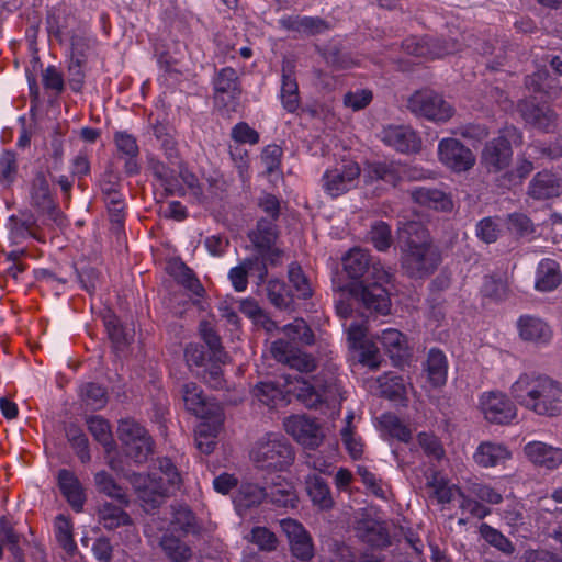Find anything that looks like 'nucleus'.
Instances as JSON below:
<instances>
[{
	"mask_svg": "<svg viewBox=\"0 0 562 562\" xmlns=\"http://www.w3.org/2000/svg\"><path fill=\"white\" fill-rule=\"evenodd\" d=\"M398 240L401 265L407 276L423 279L434 273L440 263V254L420 222L402 223L398 227Z\"/></svg>",
	"mask_w": 562,
	"mask_h": 562,
	"instance_id": "obj_1",
	"label": "nucleus"
},
{
	"mask_svg": "<svg viewBox=\"0 0 562 562\" xmlns=\"http://www.w3.org/2000/svg\"><path fill=\"white\" fill-rule=\"evenodd\" d=\"M510 390L521 406L537 415L553 417L562 414V384L546 374L522 373Z\"/></svg>",
	"mask_w": 562,
	"mask_h": 562,
	"instance_id": "obj_2",
	"label": "nucleus"
},
{
	"mask_svg": "<svg viewBox=\"0 0 562 562\" xmlns=\"http://www.w3.org/2000/svg\"><path fill=\"white\" fill-rule=\"evenodd\" d=\"M286 395L293 394L308 408L322 403L335 406L344 400L339 379L330 371H322L312 381L299 375H282Z\"/></svg>",
	"mask_w": 562,
	"mask_h": 562,
	"instance_id": "obj_3",
	"label": "nucleus"
},
{
	"mask_svg": "<svg viewBox=\"0 0 562 562\" xmlns=\"http://www.w3.org/2000/svg\"><path fill=\"white\" fill-rule=\"evenodd\" d=\"M181 482V475L169 458L159 459L157 469L150 474H133L131 476V483L138 497L153 508L178 490Z\"/></svg>",
	"mask_w": 562,
	"mask_h": 562,
	"instance_id": "obj_4",
	"label": "nucleus"
},
{
	"mask_svg": "<svg viewBox=\"0 0 562 562\" xmlns=\"http://www.w3.org/2000/svg\"><path fill=\"white\" fill-rule=\"evenodd\" d=\"M250 459L259 469L283 471L293 463L294 450L283 435L269 432L256 441Z\"/></svg>",
	"mask_w": 562,
	"mask_h": 562,
	"instance_id": "obj_5",
	"label": "nucleus"
},
{
	"mask_svg": "<svg viewBox=\"0 0 562 562\" xmlns=\"http://www.w3.org/2000/svg\"><path fill=\"white\" fill-rule=\"evenodd\" d=\"M407 109L414 115L436 123H445L454 114L453 106L430 89L415 91L407 100Z\"/></svg>",
	"mask_w": 562,
	"mask_h": 562,
	"instance_id": "obj_6",
	"label": "nucleus"
},
{
	"mask_svg": "<svg viewBox=\"0 0 562 562\" xmlns=\"http://www.w3.org/2000/svg\"><path fill=\"white\" fill-rule=\"evenodd\" d=\"M117 436L125 454L137 463H144L154 452V441L148 431L133 419H123Z\"/></svg>",
	"mask_w": 562,
	"mask_h": 562,
	"instance_id": "obj_7",
	"label": "nucleus"
},
{
	"mask_svg": "<svg viewBox=\"0 0 562 562\" xmlns=\"http://www.w3.org/2000/svg\"><path fill=\"white\" fill-rule=\"evenodd\" d=\"M521 139L514 126L506 127L502 134L487 142L481 154V164L488 172H499L506 169L513 157L510 142Z\"/></svg>",
	"mask_w": 562,
	"mask_h": 562,
	"instance_id": "obj_8",
	"label": "nucleus"
},
{
	"mask_svg": "<svg viewBox=\"0 0 562 562\" xmlns=\"http://www.w3.org/2000/svg\"><path fill=\"white\" fill-rule=\"evenodd\" d=\"M344 269L351 279L364 280L361 283L371 280L390 281L389 272L371 259L370 254L361 248H352L342 259Z\"/></svg>",
	"mask_w": 562,
	"mask_h": 562,
	"instance_id": "obj_9",
	"label": "nucleus"
},
{
	"mask_svg": "<svg viewBox=\"0 0 562 562\" xmlns=\"http://www.w3.org/2000/svg\"><path fill=\"white\" fill-rule=\"evenodd\" d=\"M389 281L371 280L352 289L356 300L361 303L368 315H386L391 310V300L383 286Z\"/></svg>",
	"mask_w": 562,
	"mask_h": 562,
	"instance_id": "obj_10",
	"label": "nucleus"
},
{
	"mask_svg": "<svg viewBox=\"0 0 562 562\" xmlns=\"http://www.w3.org/2000/svg\"><path fill=\"white\" fill-rule=\"evenodd\" d=\"M360 167L355 161L344 162L325 171L322 177L323 189L331 198H337L356 187Z\"/></svg>",
	"mask_w": 562,
	"mask_h": 562,
	"instance_id": "obj_11",
	"label": "nucleus"
},
{
	"mask_svg": "<svg viewBox=\"0 0 562 562\" xmlns=\"http://www.w3.org/2000/svg\"><path fill=\"white\" fill-rule=\"evenodd\" d=\"M213 87L216 105L234 111L241 94L237 71L232 67L222 68L213 78Z\"/></svg>",
	"mask_w": 562,
	"mask_h": 562,
	"instance_id": "obj_12",
	"label": "nucleus"
},
{
	"mask_svg": "<svg viewBox=\"0 0 562 562\" xmlns=\"http://www.w3.org/2000/svg\"><path fill=\"white\" fill-rule=\"evenodd\" d=\"M484 418L493 424L507 425L517 417V408L508 396L499 391L485 392L480 397Z\"/></svg>",
	"mask_w": 562,
	"mask_h": 562,
	"instance_id": "obj_13",
	"label": "nucleus"
},
{
	"mask_svg": "<svg viewBox=\"0 0 562 562\" xmlns=\"http://www.w3.org/2000/svg\"><path fill=\"white\" fill-rule=\"evenodd\" d=\"M439 160L457 172L468 171L475 164V155L456 138H443L438 144Z\"/></svg>",
	"mask_w": 562,
	"mask_h": 562,
	"instance_id": "obj_14",
	"label": "nucleus"
},
{
	"mask_svg": "<svg viewBox=\"0 0 562 562\" xmlns=\"http://www.w3.org/2000/svg\"><path fill=\"white\" fill-rule=\"evenodd\" d=\"M402 46L408 55L428 58H440L459 49L456 42L428 36L423 38L411 36L403 42Z\"/></svg>",
	"mask_w": 562,
	"mask_h": 562,
	"instance_id": "obj_15",
	"label": "nucleus"
},
{
	"mask_svg": "<svg viewBox=\"0 0 562 562\" xmlns=\"http://www.w3.org/2000/svg\"><path fill=\"white\" fill-rule=\"evenodd\" d=\"M285 431L300 445L315 449L322 442V434L318 425L304 415H292L285 418Z\"/></svg>",
	"mask_w": 562,
	"mask_h": 562,
	"instance_id": "obj_16",
	"label": "nucleus"
},
{
	"mask_svg": "<svg viewBox=\"0 0 562 562\" xmlns=\"http://www.w3.org/2000/svg\"><path fill=\"white\" fill-rule=\"evenodd\" d=\"M270 351L278 362L288 364L299 372L307 373L314 371L316 368L315 359L311 355L300 351L284 339L273 341Z\"/></svg>",
	"mask_w": 562,
	"mask_h": 562,
	"instance_id": "obj_17",
	"label": "nucleus"
},
{
	"mask_svg": "<svg viewBox=\"0 0 562 562\" xmlns=\"http://www.w3.org/2000/svg\"><path fill=\"white\" fill-rule=\"evenodd\" d=\"M280 525L288 537L292 554L301 561H310L314 557V547L305 528L291 518L282 519Z\"/></svg>",
	"mask_w": 562,
	"mask_h": 562,
	"instance_id": "obj_18",
	"label": "nucleus"
},
{
	"mask_svg": "<svg viewBox=\"0 0 562 562\" xmlns=\"http://www.w3.org/2000/svg\"><path fill=\"white\" fill-rule=\"evenodd\" d=\"M381 140L404 154L418 151L422 144L416 132L406 125H389L384 127L381 132Z\"/></svg>",
	"mask_w": 562,
	"mask_h": 562,
	"instance_id": "obj_19",
	"label": "nucleus"
},
{
	"mask_svg": "<svg viewBox=\"0 0 562 562\" xmlns=\"http://www.w3.org/2000/svg\"><path fill=\"white\" fill-rule=\"evenodd\" d=\"M517 330L524 341L547 345L552 338V329L542 318L533 315H521L517 319Z\"/></svg>",
	"mask_w": 562,
	"mask_h": 562,
	"instance_id": "obj_20",
	"label": "nucleus"
},
{
	"mask_svg": "<svg viewBox=\"0 0 562 562\" xmlns=\"http://www.w3.org/2000/svg\"><path fill=\"white\" fill-rule=\"evenodd\" d=\"M182 400L186 409L199 418H207L210 414L216 413L220 407L216 403L207 400L202 389L193 382L183 384Z\"/></svg>",
	"mask_w": 562,
	"mask_h": 562,
	"instance_id": "obj_21",
	"label": "nucleus"
},
{
	"mask_svg": "<svg viewBox=\"0 0 562 562\" xmlns=\"http://www.w3.org/2000/svg\"><path fill=\"white\" fill-rule=\"evenodd\" d=\"M257 272L258 284H261L267 274V266L257 257L246 258L238 266L232 268L228 278L237 292H244L248 285V274Z\"/></svg>",
	"mask_w": 562,
	"mask_h": 562,
	"instance_id": "obj_22",
	"label": "nucleus"
},
{
	"mask_svg": "<svg viewBox=\"0 0 562 562\" xmlns=\"http://www.w3.org/2000/svg\"><path fill=\"white\" fill-rule=\"evenodd\" d=\"M524 451L533 464L546 468L547 470H555L562 464V449L546 442H528Z\"/></svg>",
	"mask_w": 562,
	"mask_h": 562,
	"instance_id": "obj_23",
	"label": "nucleus"
},
{
	"mask_svg": "<svg viewBox=\"0 0 562 562\" xmlns=\"http://www.w3.org/2000/svg\"><path fill=\"white\" fill-rule=\"evenodd\" d=\"M518 111L528 124L541 131L552 132L557 126L558 115L549 106H539L528 101H521L518 103Z\"/></svg>",
	"mask_w": 562,
	"mask_h": 562,
	"instance_id": "obj_24",
	"label": "nucleus"
},
{
	"mask_svg": "<svg viewBox=\"0 0 562 562\" xmlns=\"http://www.w3.org/2000/svg\"><path fill=\"white\" fill-rule=\"evenodd\" d=\"M279 24L300 36H314L329 29V24L318 16L290 15L280 19Z\"/></svg>",
	"mask_w": 562,
	"mask_h": 562,
	"instance_id": "obj_25",
	"label": "nucleus"
},
{
	"mask_svg": "<svg viewBox=\"0 0 562 562\" xmlns=\"http://www.w3.org/2000/svg\"><path fill=\"white\" fill-rule=\"evenodd\" d=\"M252 397L260 404L270 408L285 403L286 387L284 380L280 378L279 381H260L251 391Z\"/></svg>",
	"mask_w": 562,
	"mask_h": 562,
	"instance_id": "obj_26",
	"label": "nucleus"
},
{
	"mask_svg": "<svg viewBox=\"0 0 562 562\" xmlns=\"http://www.w3.org/2000/svg\"><path fill=\"white\" fill-rule=\"evenodd\" d=\"M294 64L291 60H284L282 64V85L281 102L283 108L294 113L300 108L299 86L293 76Z\"/></svg>",
	"mask_w": 562,
	"mask_h": 562,
	"instance_id": "obj_27",
	"label": "nucleus"
},
{
	"mask_svg": "<svg viewBox=\"0 0 562 562\" xmlns=\"http://www.w3.org/2000/svg\"><path fill=\"white\" fill-rule=\"evenodd\" d=\"M510 457L512 453L505 445L492 441L480 443L473 454L474 461L483 468L496 467Z\"/></svg>",
	"mask_w": 562,
	"mask_h": 562,
	"instance_id": "obj_28",
	"label": "nucleus"
},
{
	"mask_svg": "<svg viewBox=\"0 0 562 562\" xmlns=\"http://www.w3.org/2000/svg\"><path fill=\"white\" fill-rule=\"evenodd\" d=\"M562 281L560 265L553 259H542L536 271L535 288L540 292H550Z\"/></svg>",
	"mask_w": 562,
	"mask_h": 562,
	"instance_id": "obj_29",
	"label": "nucleus"
},
{
	"mask_svg": "<svg viewBox=\"0 0 562 562\" xmlns=\"http://www.w3.org/2000/svg\"><path fill=\"white\" fill-rule=\"evenodd\" d=\"M266 498L280 507H294L297 501L293 484L280 475L266 487Z\"/></svg>",
	"mask_w": 562,
	"mask_h": 562,
	"instance_id": "obj_30",
	"label": "nucleus"
},
{
	"mask_svg": "<svg viewBox=\"0 0 562 562\" xmlns=\"http://www.w3.org/2000/svg\"><path fill=\"white\" fill-rule=\"evenodd\" d=\"M414 202L439 211L452 209V201L440 190L427 187H414L409 191Z\"/></svg>",
	"mask_w": 562,
	"mask_h": 562,
	"instance_id": "obj_31",
	"label": "nucleus"
},
{
	"mask_svg": "<svg viewBox=\"0 0 562 562\" xmlns=\"http://www.w3.org/2000/svg\"><path fill=\"white\" fill-rule=\"evenodd\" d=\"M58 484L63 495L74 509L79 512L85 503V493L77 476L69 470L63 469L58 472Z\"/></svg>",
	"mask_w": 562,
	"mask_h": 562,
	"instance_id": "obj_32",
	"label": "nucleus"
},
{
	"mask_svg": "<svg viewBox=\"0 0 562 562\" xmlns=\"http://www.w3.org/2000/svg\"><path fill=\"white\" fill-rule=\"evenodd\" d=\"M266 496V488L257 484L244 483L235 494L233 502L237 513L244 516L248 509L260 505Z\"/></svg>",
	"mask_w": 562,
	"mask_h": 562,
	"instance_id": "obj_33",
	"label": "nucleus"
},
{
	"mask_svg": "<svg viewBox=\"0 0 562 562\" xmlns=\"http://www.w3.org/2000/svg\"><path fill=\"white\" fill-rule=\"evenodd\" d=\"M149 170L154 177L159 181L167 195H182L183 189L181 188L178 179L176 178L175 170L162 161L156 158H149Z\"/></svg>",
	"mask_w": 562,
	"mask_h": 562,
	"instance_id": "obj_34",
	"label": "nucleus"
},
{
	"mask_svg": "<svg viewBox=\"0 0 562 562\" xmlns=\"http://www.w3.org/2000/svg\"><path fill=\"white\" fill-rule=\"evenodd\" d=\"M528 192L538 200L550 199L560 194L561 186L554 175L538 172L531 180Z\"/></svg>",
	"mask_w": 562,
	"mask_h": 562,
	"instance_id": "obj_35",
	"label": "nucleus"
},
{
	"mask_svg": "<svg viewBox=\"0 0 562 562\" xmlns=\"http://www.w3.org/2000/svg\"><path fill=\"white\" fill-rule=\"evenodd\" d=\"M376 338L393 360H402L407 356V339L400 330L386 328Z\"/></svg>",
	"mask_w": 562,
	"mask_h": 562,
	"instance_id": "obj_36",
	"label": "nucleus"
},
{
	"mask_svg": "<svg viewBox=\"0 0 562 562\" xmlns=\"http://www.w3.org/2000/svg\"><path fill=\"white\" fill-rule=\"evenodd\" d=\"M428 380L434 386L443 385L447 381L448 361L445 353L437 348L429 350L425 363Z\"/></svg>",
	"mask_w": 562,
	"mask_h": 562,
	"instance_id": "obj_37",
	"label": "nucleus"
},
{
	"mask_svg": "<svg viewBox=\"0 0 562 562\" xmlns=\"http://www.w3.org/2000/svg\"><path fill=\"white\" fill-rule=\"evenodd\" d=\"M168 271L177 280L178 283L192 292L194 295H203L204 288L195 277L194 272L182 261L176 260L170 262L168 266Z\"/></svg>",
	"mask_w": 562,
	"mask_h": 562,
	"instance_id": "obj_38",
	"label": "nucleus"
},
{
	"mask_svg": "<svg viewBox=\"0 0 562 562\" xmlns=\"http://www.w3.org/2000/svg\"><path fill=\"white\" fill-rule=\"evenodd\" d=\"M306 490L312 502L322 509L333 507L334 501L330 488L327 483L318 475H308L306 479Z\"/></svg>",
	"mask_w": 562,
	"mask_h": 562,
	"instance_id": "obj_39",
	"label": "nucleus"
},
{
	"mask_svg": "<svg viewBox=\"0 0 562 562\" xmlns=\"http://www.w3.org/2000/svg\"><path fill=\"white\" fill-rule=\"evenodd\" d=\"M30 196L32 205L38 210L49 211L53 209L49 183L42 172L34 177L31 184Z\"/></svg>",
	"mask_w": 562,
	"mask_h": 562,
	"instance_id": "obj_40",
	"label": "nucleus"
},
{
	"mask_svg": "<svg viewBox=\"0 0 562 562\" xmlns=\"http://www.w3.org/2000/svg\"><path fill=\"white\" fill-rule=\"evenodd\" d=\"M126 505L117 504L114 505L110 502H105L100 506L99 516L106 529H115L120 526H125L131 522L130 516L124 510Z\"/></svg>",
	"mask_w": 562,
	"mask_h": 562,
	"instance_id": "obj_41",
	"label": "nucleus"
},
{
	"mask_svg": "<svg viewBox=\"0 0 562 562\" xmlns=\"http://www.w3.org/2000/svg\"><path fill=\"white\" fill-rule=\"evenodd\" d=\"M94 482L100 493L117 501V503L122 505H128L130 501L124 488L120 486L106 471L95 473Z\"/></svg>",
	"mask_w": 562,
	"mask_h": 562,
	"instance_id": "obj_42",
	"label": "nucleus"
},
{
	"mask_svg": "<svg viewBox=\"0 0 562 562\" xmlns=\"http://www.w3.org/2000/svg\"><path fill=\"white\" fill-rule=\"evenodd\" d=\"M274 220L261 218L257 223V227L249 234V238L259 249H269L277 239V226Z\"/></svg>",
	"mask_w": 562,
	"mask_h": 562,
	"instance_id": "obj_43",
	"label": "nucleus"
},
{
	"mask_svg": "<svg viewBox=\"0 0 562 562\" xmlns=\"http://www.w3.org/2000/svg\"><path fill=\"white\" fill-rule=\"evenodd\" d=\"M368 177L371 180H382L396 186L401 180V165L395 162H373L368 166Z\"/></svg>",
	"mask_w": 562,
	"mask_h": 562,
	"instance_id": "obj_44",
	"label": "nucleus"
},
{
	"mask_svg": "<svg viewBox=\"0 0 562 562\" xmlns=\"http://www.w3.org/2000/svg\"><path fill=\"white\" fill-rule=\"evenodd\" d=\"M55 537L68 555L72 557L77 552V544L72 537V525L64 515L56 517Z\"/></svg>",
	"mask_w": 562,
	"mask_h": 562,
	"instance_id": "obj_45",
	"label": "nucleus"
},
{
	"mask_svg": "<svg viewBox=\"0 0 562 562\" xmlns=\"http://www.w3.org/2000/svg\"><path fill=\"white\" fill-rule=\"evenodd\" d=\"M481 537L492 547L499 550L501 552L510 555L515 551L513 542L505 537L499 530L493 528L486 522H483L479 527Z\"/></svg>",
	"mask_w": 562,
	"mask_h": 562,
	"instance_id": "obj_46",
	"label": "nucleus"
},
{
	"mask_svg": "<svg viewBox=\"0 0 562 562\" xmlns=\"http://www.w3.org/2000/svg\"><path fill=\"white\" fill-rule=\"evenodd\" d=\"M282 331L293 342L304 346H311L315 342L314 333L302 318H296L293 323L285 325Z\"/></svg>",
	"mask_w": 562,
	"mask_h": 562,
	"instance_id": "obj_47",
	"label": "nucleus"
},
{
	"mask_svg": "<svg viewBox=\"0 0 562 562\" xmlns=\"http://www.w3.org/2000/svg\"><path fill=\"white\" fill-rule=\"evenodd\" d=\"M80 396L85 405L92 411L102 409L108 403L105 389L92 382L81 385Z\"/></svg>",
	"mask_w": 562,
	"mask_h": 562,
	"instance_id": "obj_48",
	"label": "nucleus"
},
{
	"mask_svg": "<svg viewBox=\"0 0 562 562\" xmlns=\"http://www.w3.org/2000/svg\"><path fill=\"white\" fill-rule=\"evenodd\" d=\"M482 293L485 297H488L496 303H501L509 297L510 289L506 279L488 276L484 279Z\"/></svg>",
	"mask_w": 562,
	"mask_h": 562,
	"instance_id": "obj_49",
	"label": "nucleus"
},
{
	"mask_svg": "<svg viewBox=\"0 0 562 562\" xmlns=\"http://www.w3.org/2000/svg\"><path fill=\"white\" fill-rule=\"evenodd\" d=\"M160 546L173 562H186L191 557L190 547L172 535H164Z\"/></svg>",
	"mask_w": 562,
	"mask_h": 562,
	"instance_id": "obj_50",
	"label": "nucleus"
},
{
	"mask_svg": "<svg viewBox=\"0 0 562 562\" xmlns=\"http://www.w3.org/2000/svg\"><path fill=\"white\" fill-rule=\"evenodd\" d=\"M66 437L71 447L76 450L78 458L81 462L90 461L91 456L88 449V438L80 427L75 424H69L66 429Z\"/></svg>",
	"mask_w": 562,
	"mask_h": 562,
	"instance_id": "obj_51",
	"label": "nucleus"
},
{
	"mask_svg": "<svg viewBox=\"0 0 562 562\" xmlns=\"http://www.w3.org/2000/svg\"><path fill=\"white\" fill-rule=\"evenodd\" d=\"M380 424L391 437L396 438L400 441L408 442L412 438L411 429L392 413L381 415Z\"/></svg>",
	"mask_w": 562,
	"mask_h": 562,
	"instance_id": "obj_52",
	"label": "nucleus"
},
{
	"mask_svg": "<svg viewBox=\"0 0 562 562\" xmlns=\"http://www.w3.org/2000/svg\"><path fill=\"white\" fill-rule=\"evenodd\" d=\"M288 279L292 288L296 292L299 299H308L312 296V288L308 279L304 274L302 268L296 262H292L288 268Z\"/></svg>",
	"mask_w": 562,
	"mask_h": 562,
	"instance_id": "obj_53",
	"label": "nucleus"
},
{
	"mask_svg": "<svg viewBox=\"0 0 562 562\" xmlns=\"http://www.w3.org/2000/svg\"><path fill=\"white\" fill-rule=\"evenodd\" d=\"M195 516L184 505L172 507L171 527L175 531L189 533L195 530Z\"/></svg>",
	"mask_w": 562,
	"mask_h": 562,
	"instance_id": "obj_54",
	"label": "nucleus"
},
{
	"mask_svg": "<svg viewBox=\"0 0 562 562\" xmlns=\"http://www.w3.org/2000/svg\"><path fill=\"white\" fill-rule=\"evenodd\" d=\"M267 295L271 304L278 308H286L292 303V295L285 283L278 279H272L268 282Z\"/></svg>",
	"mask_w": 562,
	"mask_h": 562,
	"instance_id": "obj_55",
	"label": "nucleus"
},
{
	"mask_svg": "<svg viewBox=\"0 0 562 562\" xmlns=\"http://www.w3.org/2000/svg\"><path fill=\"white\" fill-rule=\"evenodd\" d=\"M86 424L93 438L104 447L111 445L112 434L109 423L101 416L91 415L86 418Z\"/></svg>",
	"mask_w": 562,
	"mask_h": 562,
	"instance_id": "obj_56",
	"label": "nucleus"
},
{
	"mask_svg": "<svg viewBox=\"0 0 562 562\" xmlns=\"http://www.w3.org/2000/svg\"><path fill=\"white\" fill-rule=\"evenodd\" d=\"M34 225H35V218L32 214L25 215L23 217L12 215L9 218V228H10L11 238L15 243H19L20 240L31 236L32 228Z\"/></svg>",
	"mask_w": 562,
	"mask_h": 562,
	"instance_id": "obj_57",
	"label": "nucleus"
},
{
	"mask_svg": "<svg viewBox=\"0 0 562 562\" xmlns=\"http://www.w3.org/2000/svg\"><path fill=\"white\" fill-rule=\"evenodd\" d=\"M369 238L379 251L387 250L392 245L391 227L385 222H375L369 232Z\"/></svg>",
	"mask_w": 562,
	"mask_h": 562,
	"instance_id": "obj_58",
	"label": "nucleus"
},
{
	"mask_svg": "<svg viewBox=\"0 0 562 562\" xmlns=\"http://www.w3.org/2000/svg\"><path fill=\"white\" fill-rule=\"evenodd\" d=\"M200 333L213 357L220 362H225L227 355L223 351L221 338L216 331L210 326L209 323H201Z\"/></svg>",
	"mask_w": 562,
	"mask_h": 562,
	"instance_id": "obj_59",
	"label": "nucleus"
},
{
	"mask_svg": "<svg viewBox=\"0 0 562 562\" xmlns=\"http://www.w3.org/2000/svg\"><path fill=\"white\" fill-rule=\"evenodd\" d=\"M202 419L203 422H201L195 428L194 436L216 438L223 424L222 408L218 407L216 413L210 414L207 418Z\"/></svg>",
	"mask_w": 562,
	"mask_h": 562,
	"instance_id": "obj_60",
	"label": "nucleus"
},
{
	"mask_svg": "<svg viewBox=\"0 0 562 562\" xmlns=\"http://www.w3.org/2000/svg\"><path fill=\"white\" fill-rule=\"evenodd\" d=\"M427 487L429 488L430 496L436 498L438 503L446 504L451 502L452 488L447 485L438 473H435L431 479L428 480Z\"/></svg>",
	"mask_w": 562,
	"mask_h": 562,
	"instance_id": "obj_61",
	"label": "nucleus"
},
{
	"mask_svg": "<svg viewBox=\"0 0 562 562\" xmlns=\"http://www.w3.org/2000/svg\"><path fill=\"white\" fill-rule=\"evenodd\" d=\"M249 541L263 551H272L278 544L276 535L266 527H255L250 532Z\"/></svg>",
	"mask_w": 562,
	"mask_h": 562,
	"instance_id": "obj_62",
	"label": "nucleus"
},
{
	"mask_svg": "<svg viewBox=\"0 0 562 562\" xmlns=\"http://www.w3.org/2000/svg\"><path fill=\"white\" fill-rule=\"evenodd\" d=\"M114 143L117 151L125 157H137L139 148L136 138L126 132H116Z\"/></svg>",
	"mask_w": 562,
	"mask_h": 562,
	"instance_id": "obj_63",
	"label": "nucleus"
},
{
	"mask_svg": "<svg viewBox=\"0 0 562 562\" xmlns=\"http://www.w3.org/2000/svg\"><path fill=\"white\" fill-rule=\"evenodd\" d=\"M231 137L238 144L256 145L259 143V133L246 122L237 123L231 131Z\"/></svg>",
	"mask_w": 562,
	"mask_h": 562,
	"instance_id": "obj_64",
	"label": "nucleus"
}]
</instances>
